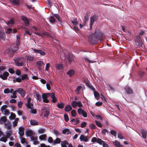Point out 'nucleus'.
I'll return each mask as SVG.
<instances>
[{"instance_id":"obj_56","label":"nucleus","mask_w":147,"mask_h":147,"mask_svg":"<svg viewBox=\"0 0 147 147\" xmlns=\"http://www.w3.org/2000/svg\"><path fill=\"white\" fill-rule=\"evenodd\" d=\"M53 132H54V134L56 135V136H58L59 135V132L56 130H54Z\"/></svg>"},{"instance_id":"obj_44","label":"nucleus","mask_w":147,"mask_h":147,"mask_svg":"<svg viewBox=\"0 0 147 147\" xmlns=\"http://www.w3.org/2000/svg\"><path fill=\"white\" fill-rule=\"evenodd\" d=\"M71 115L73 117H75L76 114V112L75 110H73L71 112Z\"/></svg>"},{"instance_id":"obj_8","label":"nucleus","mask_w":147,"mask_h":147,"mask_svg":"<svg viewBox=\"0 0 147 147\" xmlns=\"http://www.w3.org/2000/svg\"><path fill=\"white\" fill-rule=\"evenodd\" d=\"M21 18L22 21L24 22L26 26H28L29 25L30 23L26 17L24 16H22Z\"/></svg>"},{"instance_id":"obj_26","label":"nucleus","mask_w":147,"mask_h":147,"mask_svg":"<svg viewBox=\"0 0 147 147\" xmlns=\"http://www.w3.org/2000/svg\"><path fill=\"white\" fill-rule=\"evenodd\" d=\"M67 74L69 75L70 77H71L74 74V71L73 70L71 69L67 72Z\"/></svg>"},{"instance_id":"obj_7","label":"nucleus","mask_w":147,"mask_h":147,"mask_svg":"<svg viewBox=\"0 0 147 147\" xmlns=\"http://www.w3.org/2000/svg\"><path fill=\"white\" fill-rule=\"evenodd\" d=\"M16 91L18 93L20 94L21 96L23 97L25 96L26 92L24 90L19 88L16 90Z\"/></svg>"},{"instance_id":"obj_34","label":"nucleus","mask_w":147,"mask_h":147,"mask_svg":"<svg viewBox=\"0 0 147 147\" xmlns=\"http://www.w3.org/2000/svg\"><path fill=\"white\" fill-rule=\"evenodd\" d=\"M42 34L46 36H47L49 37L50 38H52V36L49 32H42Z\"/></svg>"},{"instance_id":"obj_62","label":"nucleus","mask_w":147,"mask_h":147,"mask_svg":"<svg viewBox=\"0 0 147 147\" xmlns=\"http://www.w3.org/2000/svg\"><path fill=\"white\" fill-rule=\"evenodd\" d=\"M30 113L32 114H36L37 113L36 111V109H32L30 111Z\"/></svg>"},{"instance_id":"obj_2","label":"nucleus","mask_w":147,"mask_h":147,"mask_svg":"<svg viewBox=\"0 0 147 147\" xmlns=\"http://www.w3.org/2000/svg\"><path fill=\"white\" fill-rule=\"evenodd\" d=\"M22 58L21 57H18L16 58L15 60H14L15 63L16 65L18 66H23L24 65V63L21 61Z\"/></svg>"},{"instance_id":"obj_22","label":"nucleus","mask_w":147,"mask_h":147,"mask_svg":"<svg viewBox=\"0 0 147 147\" xmlns=\"http://www.w3.org/2000/svg\"><path fill=\"white\" fill-rule=\"evenodd\" d=\"M30 122V124L32 125H38L39 124L38 122L35 120H31Z\"/></svg>"},{"instance_id":"obj_37","label":"nucleus","mask_w":147,"mask_h":147,"mask_svg":"<svg viewBox=\"0 0 147 147\" xmlns=\"http://www.w3.org/2000/svg\"><path fill=\"white\" fill-rule=\"evenodd\" d=\"M21 79L22 80H24L25 79L28 80L29 79V78L28 75L27 74H25L22 76Z\"/></svg>"},{"instance_id":"obj_40","label":"nucleus","mask_w":147,"mask_h":147,"mask_svg":"<svg viewBox=\"0 0 147 147\" xmlns=\"http://www.w3.org/2000/svg\"><path fill=\"white\" fill-rule=\"evenodd\" d=\"M44 111V112H45L44 117H48L50 112L48 110H45Z\"/></svg>"},{"instance_id":"obj_4","label":"nucleus","mask_w":147,"mask_h":147,"mask_svg":"<svg viewBox=\"0 0 147 147\" xmlns=\"http://www.w3.org/2000/svg\"><path fill=\"white\" fill-rule=\"evenodd\" d=\"M94 35L97 38L100 40H101L102 37L103 35V34L99 30H96Z\"/></svg>"},{"instance_id":"obj_51","label":"nucleus","mask_w":147,"mask_h":147,"mask_svg":"<svg viewBox=\"0 0 147 147\" xmlns=\"http://www.w3.org/2000/svg\"><path fill=\"white\" fill-rule=\"evenodd\" d=\"M64 119L65 121L67 122L69 120V118L68 115L67 114L64 115Z\"/></svg>"},{"instance_id":"obj_48","label":"nucleus","mask_w":147,"mask_h":147,"mask_svg":"<svg viewBox=\"0 0 147 147\" xmlns=\"http://www.w3.org/2000/svg\"><path fill=\"white\" fill-rule=\"evenodd\" d=\"M61 141L60 139L59 138H57L54 141V143L55 144H59L60 143Z\"/></svg>"},{"instance_id":"obj_24","label":"nucleus","mask_w":147,"mask_h":147,"mask_svg":"<svg viewBox=\"0 0 147 147\" xmlns=\"http://www.w3.org/2000/svg\"><path fill=\"white\" fill-rule=\"evenodd\" d=\"M89 19V16L87 14H86L84 17V20L83 23L82 24L83 26H84L85 25L86 22L88 21Z\"/></svg>"},{"instance_id":"obj_43","label":"nucleus","mask_w":147,"mask_h":147,"mask_svg":"<svg viewBox=\"0 0 147 147\" xmlns=\"http://www.w3.org/2000/svg\"><path fill=\"white\" fill-rule=\"evenodd\" d=\"M68 144V142L66 141H64L62 142V143L61 144V147H67L66 146V144Z\"/></svg>"},{"instance_id":"obj_36","label":"nucleus","mask_w":147,"mask_h":147,"mask_svg":"<svg viewBox=\"0 0 147 147\" xmlns=\"http://www.w3.org/2000/svg\"><path fill=\"white\" fill-rule=\"evenodd\" d=\"M71 105L74 108H76L77 106V102L76 101H73L71 103Z\"/></svg>"},{"instance_id":"obj_55","label":"nucleus","mask_w":147,"mask_h":147,"mask_svg":"<svg viewBox=\"0 0 147 147\" xmlns=\"http://www.w3.org/2000/svg\"><path fill=\"white\" fill-rule=\"evenodd\" d=\"M50 21L51 23H53L55 22V20L53 16H51L50 18Z\"/></svg>"},{"instance_id":"obj_19","label":"nucleus","mask_w":147,"mask_h":147,"mask_svg":"<svg viewBox=\"0 0 147 147\" xmlns=\"http://www.w3.org/2000/svg\"><path fill=\"white\" fill-rule=\"evenodd\" d=\"M86 84L89 88L92 89V90L94 91V90H95V88L90 84L89 81H87L86 82Z\"/></svg>"},{"instance_id":"obj_13","label":"nucleus","mask_w":147,"mask_h":147,"mask_svg":"<svg viewBox=\"0 0 147 147\" xmlns=\"http://www.w3.org/2000/svg\"><path fill=\"white\" fill-rule=\"evenodd\" d=\"M50 93L51 95L50 96H51V98H52V102H53V103L57 101V100L56 98L55 93H54L53 92H52Z\"/></svg>"},{"instance_id":"obj_18","label":"nucleus","mask_w":147,"mask_h":147,"mask_svg":"<svg viewBox=\"0 0 147 147\" xmlns=\"http://www.w3.org/2000/svg\"><path fill=\"white\" fill-rule=\"evenodd\" d=\"M80 139L81 141H84L85 142H88V140L87 136H84L83 135H81L80 137Z\"/></svg>"},{"instance_id":"obj_53","label":"nucleus","mask_w":147,"mask_h":147,"mask_svg":"<svg viewBox=\"0 0 147 147\" xmlns=\"http://www.w3.org/2000/svg\"><path fill=\"white\" fill-rule=\"evenodd\" d=\"M7 117L5 116L2 117L1 118V121L4 122H6L7 121Z\"/></svg>"},{"instance_id":"obj_46","label":"nucleus","mask_w":147,"mask_h":147,"mask_svg":"<svg viewBox=\"0 0 147 147\" xmlns=\"http://www.w3.org/2000/svg\"><path fill=\"white\" fill-rule=\"evenodd\" d=\"M104 142L100 138H98L97 140V143L100 145L102 144Z\"/></svg>"},{"instance_id":"obj_54","label":"nucleus","mask_w":147,"mask_h":147,"mask_svg":"<svg viewBox=\"0 0 147 147\" xmlns=\"http://www.w3.org/2000/svg\"><path fill=\"white\" fill-rule=\"evenodd\" d=\"M3 112H4V114L5 115H9L10 113L9 111L7 109H5Z\"/></svg>"},{"instance_id":"obj_23","label":"nucleus","mask_w":147,"mask_h":147,"mask_svg":"<svg viewBox=\"0 0 147 147\" xmlns=\"http://www.w3.org/2000/svg\"><path fill=\"white\" fill-rule=\"evenodd\" d=\"M10 1L14 5H18L19 4V0H10Z\"/></svg>"},{"instance_id":"obj_47","label":"nucleus","mask_w":147,"mask_h":147,"mask_svg":"<svg viewBox=\"0 0 147 147\" xmlns=\"http://www.w3.org/2000/svg\"><path fill=\"white\" fill-rule=\"evenodd\" d=\"M14 23V22L13 20L11 19L10 20V21H8L7 23L6 24L7 25H9L10 24H13Z\"/></svg>"},{"instance_id":"obj_15","label":"nucleus","mask_w":147,"mask_h":147,"mask_svg":"<svg viewBox=\"0 0 147 147\" xmlns=\"http://www.w3.org/2000/svg\"><path fill=\"white\" fill-rule=\"evenodd\" d=\"M62 133L63 134H66L67 135H68L71 134V132L69 129L65 128L62 130Z\"/></svg>"},{"instance_id":"obj_3","label":"nucleus","mask_w":147,"mask_h":147,"mask_svg":"<svg viewBox=\"0 0 147 147\" xmlns=\"http://www.w3.org/2000/svg\"><path fill=\"white\" fill-rule=\"evenodd\" d=\"M51 95L50 93H43L42 94V98L43 101L44 102L48 103L49 102V100L47 99Z\"/></svg>"},{"instance_id":"obj_59","label":"nucleus","mask_w":147,"mask_h":147,"mask_svg":"<svg viewBox=\"0 0 147 147\" xmlns=\"http://www.w3.org/2000/svg\"><path fill=\"white\" fill-rule=\"evenodd\" d=\"M12 31V29L11 28H9L7 29L5 32L7 34H10Z\"/></svg>"},{"instance_id":"obj_60","label":"nucleus","mask_w":147,"mask_h":147,"mask_svg":"<svg viewBox=\"0 0 147 147\" xmlns=\"http://www.w3.org/2000/svg\"><path fill=\"white\" fill-rule=\"evenodd\" d=\"M77 106L79 107H82L83 106V105L80 101L77 102Z\"/></svg>"},{"instance_id":"obj_38","label":"nucleus","mask_w":147,"mask_h":147,"mask_svg":"<svg viewBox=\"0 0 147 147\" xmlns=\"http://www.w3.org/2000/svg\"><path fill=\"white\" fill-rule=\"evenodd\" d=\"M26 107L28 108L32 109L33 108V105L31 103H27L26 104Z\"/></svg>"},{"instance_id":"obj_16","label":"nucleus","mask_w":147,"mask_h":147,"mask_svg":"<svg viewBox=\"0 0 147 147\" xmlns=\"http://www.w3.org/2000/svg\"><path fill=\"white\" fill-rule=\"evenodd\" d=\"M141 132L143 138L144 139H146L147 136V131L142 129L141 130Z\"/></svg>"},{"instance_id":"obj_50","label":"nucleus","mask_w":147,"mask_h":147,"mask_svg":"<svg viewBox=\"0 0 147 147\" xmlns=\"http://www.w3.org/2000/svg\"><path fill=\"white\" fill-rule=\"evenodd\" d=\"M45 130L44 128H40L38 131V133L40 134H43L45 132Z\"/></svg>"},{"instance_id":"obj_1","label":"nucleus","mask_w":147,"mask_h":147,"mask_svg":"<svg viewBox=\"0 0 147 147\" xmlns=\"http://www.w3.org/2000/svg\"><path fill=\"white\" fill-rule=\"evenodd\" d=\"M99 39L95 37L94 35L91 34L89 35L88 40L91 44H96Z\"/></svg>"},{"instance_id":"obj_32","label":"nucleus","mask_w":147,"mask_h":147,"mask_svg":"<svg viewBox=\"0 0 147 147\" xmlns=\"http://www.w3.org/2000/svg\"><path fill=\"white\" fill-rule=\"evenodd\" d=\"M64 106V104L63 103H58L57 105V107L58 108L62 109L63 108Z\"/></svg>"},{"instance_id":"obj_21","label":"nucleus","mask_w":147,"mask_h":147,"mask_svg":"<svg viewBox=\"0 0 147 147\" xmlns=\"http://www.w3.org/2000/svg\"><path fill=\"white\" fill-rule=\"evenodd\" d=\"M125 89L127 94H131L133 93V91L130 87H125Z\"/></svg>"},{"instance_id":"obj_35","label":"nucleus","mask_w":147,"mask_h":147,"mask_svg":"<svg viewBox=\"0 0 147 147\" xmlns=\"http://www.w3.org/2000/svg\"><path fill=\"white\" fill-rule=\"evenodd\" d=\"M17 92L16 91V90L15 91H14L13 92V95H11L10 97L12 98H17V96L16 95V94Z\"/></svg>"},{"instance_id":"obj_20","label":"nucleus","mask_w":147,"mask_h":147,"mask_svg":"<svg viewBox=\"0 0 147 147\" xmlns=\"http://www.w3.org/2000/svg\"><path fill=\"white\" fill-rule=\"evenodd\" d=\"M72 109V107L69 105H67L66 106L65 108V111L67 112H69Z\"/></svg>"},{"instance_id":"obj_14","label":"nucleus","mask_w":147,"mask_h":147,"mask_svg":"<svg viewBox=\"0 0 147 147\" xmlns=\"http://www.w3.org/2000/svg\"><path fill=\"white\" fill-rule=\"evenodd\" d=\"M5 38V33L3 32L0 31V40H4Z\"/></svg>"},{"instance_id":"obj_39","label":"nucleus","mask_w":147,"mask_h":147,"mask_svg":"<svg viewBox=\"0 0 147 147\" xmlns=\"http://www.w3.org/2000/svg\"><path fill=\"white\" fill-rule=\"evenodd\" d=\"M47 135L45 134H44L40 136L39 137V138L41 140H43L45 139Z\"/></svg>"},{"instance_id":"obj_61","label":"nucleus","mask_w":147,"mask_h":147,"mask_svg":"<svg viewBox=\"0 0 147 147\" xmlns=\"http://www.w3.org/2000/svg\"><path fill=\"white\" fill-rule=\"evenodd\" d=\"M5 93L8 94L10 93V90L8 88L5 89L4 90Z\"/></svg>"},{"instance_id":"obj_33","label":"nucleus","mask_w":147,"mask_h":147,"mask_svg":"<svg viewBox=\"0 0 147 147\" xmlns=\"http://www.w3.org/2000/svg\"><path fill=\"white\" fill-rule=\"evenodd\" d=\"M136 40L139 44H141L142 43V38L140 35H138L136 37Z\"/></svg>"},{"instance_id":"obj_9","label":"nucleus","mask_w":147,"mask_h":147,"mask_svg":"<svg viewBox=\"0 0 147 147\" xmlns=\"http://www.w3.org/2000/svg\"><path fill=\"white\" fill-rule=\"evenodd\" d=\"M9 74L8 72L5 71L4 72L3 74L0 75V77L3 80H5L7 79Z\"/></svg>"},{"instance_id":"obj_17","label":"nucleus","mask_w":147,"mask_h":147,"mask_svg":"<svg viewBox=\"0 0 147 147\" xmlns=\"http://www.w3.org/2000/svg\"><path fill=\"white\" fill-rule=\"evenodd\" d=\"M33 51L35 53H38L42 55H44L45 54V53L41 50H37L34 49Z\"/></svg>"},{"instance_id":"obj_30","label":"nucleus","mask_w":147,"mask_h":147,"mask_svg":"<svg viewBox=\"0 0 147 147\" xmlns=\"http://www.w3.org/2000/svg\"><path fill=\"white\" fill-rule=\"evenodd\" d=\"M56 68L59 70H61L63 67V65L62 64H57L55 65Z\"/></svg>"},{"instance_id":"obj_52","label":"nucleus","mask_w":147,"mask_h":147,"mask_svg":"<svg viewBox=\"0 0 147 147\" xmlns=\"http://www.w3.org/2000/svg\"><path fill=\"white\" fill-rule=\"evenodd\" d=\"M111 134L113 135L114 136L116 137L117 135V132L113 130H111L110 132Z\"/></svg>"},{"instance_id":"obj_10","label":"nucleus","mask_w":147,"mask_h":147,"mask_svg":"<svg viewBox=\"0 0 147 147\" xmlns=\"http://www.w3.org/2000/svg\"><path fill=\"white\" fill-rule=\"evenodd\" d=\"M6 52L7 53L9 57H12L14 53L12 49H8L6 51Z\"/></svg>"},{"instance_id":"obj_64","label":"nucleus","mask_w":147,"mask_h":147,"mask_svg":"<svg viewBox=\"0 0 147 147\" xmlns=\"http://www.w3.org/2000/svg\"><path fill=\"white\" fill-rule=\"evenodd\" d=\"M117 137L118 138L121 139H123V136L121 133H119L117 135Z\"/></svg>"},{"instance_id":"obj_63","label":"nucleus","mask_w":147,"mask_h":147,"mask_svg":"<svg viewBox=\"0 0 147 147\" xmlns=\"http://www.w3.org/2000/svg\"><path fill=\"white\" fill-rule=\"evenodd\" d=\"M8 71L11 74H14V71L13 69L12 68H9Z\"/></svg>"},{"instance_id":"obj_58","label":"nucleus","mask_w":147,"mask_h":147,"mask_svg":"<svg viewBox=\"0 0 147 147\" xmlns=\"http://www.w3.org/2000/svg\"><path fill=\"white\" fill-rule=\"evenodd\" d=\"M86 122H83L81 124V127L82 128H83L86 126Z\"/></svg>"},{"instance_id":"obj_41","label":"nucleus","mask_w":147,"mask_h":147,"mask_svg":"<svg viewBox=\"0 0 147 147\" xmlns=\"http://www.w3.org/2000/svg\"><path fill=\"white\" fill-rule=\"evenodd\" d=\"M16 117V115L13 113H11V115L9 116V118L11 119H14Z\"/></svg>"},{"instance_id":"obj_57","label":"nucleus","mask_w":147,"mask_h":147,"mask_svg":"<svg viewBox=\"0 0 147 147\" xmlns=\"http://www.w3.org/2000/svg\"><path fill=\"white\" fill-rule=\"evenodd\" d=\"M0 141L3 142H6L7 141V138L4 137H2L0 139Z\"/></svg>"},{"instance_id":"obj_49","label":"nucleus","mask_w":147,"mask_h":147,"mask_svg":"<svg viewBox=\"0 0 147 147\" xmlns=\"http://www.w3.org/2000/svg\"><path fill=\"white\" fill-rule=\"evenodd\" d=\"M95 123L96 124L98 127H101L102 126V124L100 122L96 121H95Z\"/></svg>"},{"instance_id":"obj_5","label":"nucleus","mask_w":147,"mask_h":147,"mask_svg":"<svg viewBox=\"0 0 147 147\" xmlns=\"http://www.w3.org/2000/svg\"><path fill=\"white\" fill-rule=\"evenodd\" d=\"M66 57L70 64H71L74 61V56L71 53H68L66 55Z\"/></svg>"},{"instance_id":"obj_42","label":"nucleus","mask_w":147,"mask_h":147,"mask_svg":"<svg viewBox=\"0 0 147 147\" xmlns=\"http://www.w3.org/2000/svg\"><path fill=\"white\" fill-rule=\"evenodd\" d=\"M71 22L75 26L77 25L78 24V20L77 18L75 19L74 20L71 21Z\"/></svg>"},{"instance_id":"obj_11","label":"nucleus","mask_w":147,"mask_h":147,"mask_svg":"<svg viewBox=\"0 0 147 147\" xmlns=\"http://www.w3.org/2000/svg\"><path fill=\"white\" fill-rule=\"evenodd\" d=\"M96 20V15H94L92 16L90 18V28L92 29V26L93 24L94 21Z\"/></svg>"},{"instance_id":"obj_12","label":"nucleus","mask_w":147,"mask_h":147,"mask_svg":"<svg viewBox=\"0 0 147 147\" xmlns=\"http://www.w3.org/2000/svg\"><path fill=\"white\" fill-rule=\"evenodd\" d=\"M24 127H20L19 128V131L18 133L20 136L22 137L24 134Z\"/></svg>"},{"instance_id":"obj_29","label":"nucleus","mask_w":147,"mask_h":147,"mask_svg":"<svg viewBox=\"0 0 147 147\" xmlns=\"http://www.w3.org/2000/svg\"><path fill=\"white\" fill-rule=\"evenodd\" d=\"M36 64L40 67H42L44 66L45 65V64L42 61H38L36 62Z\"/></svg>"},{"instance_id":"obj_45","label":"nucleus","mask_w":147,"mask_h":147,"mask_svg":"<svg viewBox=\"0 0 147 147\" xmlns=\"http://www.w3.org/2000/svg\"><path fill=\"white\" fill-rule=\"evenodd\" d=\"M82 88V86H78L76 88V91H77V94H80V92H79V91H80V90Z\"/></svg>"},{"instance_id":"obj_31","label":"nucleus","mask_w":147,"mask_h":147,"mask_svg":"<svg viewBox=\"0 0 147 147\" xmlns=\"http://www.w3.org/2000/svg\"><path fill=\"white\" fill-rule=\"evenodd\" d=\"M35 94L36 99L39 101H40L41 100V96L38 92H36Z\"/></svg>"},{"instance_id":"obj_25","label":"nucleus","mask_w":147,"mask_h":147,"mask_svg":"<svg viewBox=\"0 0 147 147\" xmlns=\"http://www.w3.org/2000/svg\"><path fill=\"white\" fill-rule=\"evenodd\" d=\"M26 134L28 136H31L33 134L32 131L31 130H28L26 132Z\"/></svg>"},{"instance_id":"obj_6","label":"nucleus","mask_w":147,"mask_h":147,"mask_svg":"<svg viewBox=\"0 0 147 147\" xmlns=\"http://www.w3.org/2000/svg\"><path fill=\"white\" fill-rule=\"evenodd\" d=\"M79 115H82L84 117H86L87 116V112L84 110L82 109V108H80L78 109L77 111Z\"/></svg>"},{"instance_id":"obj_27","label":"nucleus","mask_w":147,"mask_h":147,"mask_svg":"<svg viewBox=\"0 0 147 147\" xmlns=\"http://www.w3.org/2000/svg\"><path fill=\"white\" fill-rule=\"evenodd\" d=\"M114 145L117 147H123V145L121 144L119 142L116 140L114 142H113Z\"/></svg>"},{"instance_id":"obj_28","label":"nucleus","mask_w":147,"mask_h":147,"mask_svg":"<svg viewBox=\"0 0 147 147\" xmlns=\"http://www.w3.org/2000/svg\"><path fill=\"white\" fill-rule=\"evenodd\" d=\"M94 91V95L96 99L98 100L99 98V94L96 91H95V90Z\"/></svg>"}]
</instances>
